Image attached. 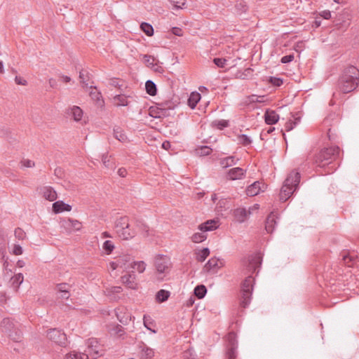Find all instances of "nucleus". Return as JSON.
<instances>
[{
	"mask_svg": "<svg viewBox=\"0 0 359 359\" xmlns=\"http://www.w3.org/2000/svg\"><path fill=\"white\" fill-rule=\"evenodd\" d=\"M69 285L67 283H62L56 285L55 289L60 293L61 292H69Z\"/></svg>",
	"mask_w": 359,
	"mask_h": 359,
	"instance_id": "52",
	"label": "nucleus"
},
{
	"mask_svg": "<svg viewBox=\"0 0 359 359\" xmlns=\"http://www.w3.org/2000/svg\"><path fill=\"white\" fill-rule=\"evenodd\" d=\"M42 193L43 196L49 201H54L57 198V193L51 187H44Z\"/></svg>",
	"mask_w": 359,
	"mask_h": 359,
	"instance_id": "22",
	"label": "nucleus"
},
{
	"mask_svg": "<svg viewBox=\"0 0 359 359\" xmlns=\"http://www.w3.org/2000/svg\"><path fill=\"white\" fill-rule=\"evenodd\" d=\"M340 153L339 147L325 148L317 154L315 163L319 167H324L335 160Z\"/></svg>",
	"mask_w": 359,
	"mask_h": 359,
	"instance_id": "3",
	"label": "nucleus"
},
{
	"mask_svg": "<svg viewBox=\"0 0 359 359\" xmlns=\"http://www.w3.org/2000/svg\"><path fill=\"white\" fill-rule=\"evenodd\" d=\"M90 97L97 102L99 106H102L104 104L103 100L101 99V93L97 90L90 92Z\"/></svg>",
	"mask_w": 359,
	"mask_h": 359,
	"instance_id": "40",
	"label": "nucleus"
},
{
	"mask_svg": "<svg viewBox=\"0 0 359 359\" xmlns=\"http://www.w3.org/2000/svg\"><path fill=\"white\" fill-rule=\"evenodd\" d=\"M104 250L107 255H109L112 252L113 250L114 249V245L113 243L111 241H106L103 243L102 246Z\"/></svg>",
	"mask_w": 359,
	"mask_h": 359,
	"instance_id": "50",
	"label": "nucleus"
},
{
	"mask_svg": "<svg viewBox=\"0 0 359 359\" xmlns=\"http://www.w3.org/2000/svg\"><path fill=\"white\" fill-rule=\"evenodd\" d=\"M114 137L121 142H125L128 140L126 135L120 127L114 129Z\"/></svg>",
	"mask_w": 359,
	"mask_h": 359,
	"instance_id": "34",
	"label": "nucleus"
},
{
	"mask_svg": "<svg viewBox=\"0 0 359 359\" xmlns=\"http://www.w3.org/2000/svg\"><path fill=\"white\" fill-rule=\"evenodd\" d=\"M207 292V289L205 285H197L194 289V294L198 299H202L205 297Z\"/></svg>",
	"mask_w": 359,
	"mask_h": 359,
	"instance_id": "39",
	"label": "nucleus"
},
{
	"mask_svg": "<svg viewBox=\"0 0 359 359\" xmlns=\"http://www.w3.org/2000/svg\"><path fill=\"white\" fill-rule=\"evenodd\" d=\"M261 258L259 255H252L248 259L243 260V271L248 273H254L261 264Z\"/></svg>",
	"mask_w": 359,
	"mask_h": 359,
	"instance_id": "7",
	"label": "nucleus"
},
{
	"mask_svg": "<svg viewBox=\"0 0 359 359\" xmlns=\"http://www.w3.org/2000/svg\"><path fill=\"white\" fill-rule=\"evenodd\" d=\"M125 309H118L115 311L116 317L120 323L122 324H127L130 320V316L128 313H125Z\"/></svg>",
	"mask_w": 359,
	"mask_h": 359,
	"instance_id": "24",
	"label": "nucleus"
},
{
	"mask_svg": "<svg viewBox=\"0 0 359 359\" xmlns=\"http://www.w3.org/2000/svg\"><path fill=\"white\" fill-rule=\"evenodd\" d=\"M130 267L136 269L139 273H143L146 268V264L143 261L133 262L130 264Z\"/></svg>",
	"mask_w": 359,
	"mask_h": 359,
	"instance_id": "43",
	"label": "nucleus"
},
{
	"mask_svg": "<svg viewBox=\"0 0 359 359\" xmlns=\"http://www.w3.org/2000/svg\"><path fill=\"white\" fill-rule=\"evenodd\" d=\"M250 214V210H247L245 208H237L233 212L235 219L238 222H243Z\"/></svg>",
	"mask_w": 359,
	"mask_h": 359,
	"instance_id": "19",
	"label": "nucleus"
},
{
	"mask_svg": "<svg viewBox=\"0 0 359 359\" xmlns=\"http://www.w3.org/2000/svg\"><path fill=\"white\" fill-rule=\"evenodd\" d=\"M223 266V262L217 258H211L204 266V271L209 273H215Z\"/></svg>",
	"mask_w": 359,
	"mask_h": 359,
	"instance_id": "11",
	"label": "nucleus"
},
{
	"mask_svg": "<svg viewBox=\"0 0 359 359\" xmlns=\"http://www.w3.org/2000/svg\"><path fill=\"white\" fill-rule=\"evenodd\" d=\"M276 214H275L273 212H271L267 217L266 220L265 229L268 233H273L275 229V226L276 224Z\"/></svg>",
	"mask_w": 359,
	"mask_h": 359,
	"instance_id": "20",
	"label": "nucleus"
},
{
	"mask_svg": "<svg viewBox=\"0 0 359 359\" xmlns=\"http://www.w3.org/2000/svg\"><path fill=\"white\" fill-rule=\"evenodd\" d=\"M14 234H15V237L18 240L22 241L27 238L26 233L25 232V231L22 229H21L20 227H18L15 229Z\"/></svg>",
	"mask_w": 359,
	"mask_h": 359,
	"instance_id": "49",
	"label": "nucleus"
},
{
	"mask_svg": "<svg viewBox=\"0 0 359 359\" xmlns=\"http://www.w3.org/2000/svg\"><path fill=\"white\" fill-rule=\"evenodd\" d=\"M264 118L268 125H273L278 122L279 116L273 110H267L264 114Z\"/></svg>",
	"mask_w": 359,
	"mask_h": 359,
	"instance_id": "23",
	"label": "nucleus"
},
{
	"mask_svg": "<svg viewBox=\"0 0 359 359\" xmlns=\"http://www.w3.org/2000/svg\"><path fill=\"white\" fill-rule=\"evenodd\" d=\"M109 85L121 90L123 86V82L116 78H111L109 79Z\"/></svg>",
	"mask_w": 359,
	"mask_h": 359,
	"instance_id": "48",
	"label": "nucleus"
},
{
	"mask_svg": "<svg viewBox=\"0 0 359 359\" xmlns=\"http://www.w3.org/2000/svg\"><path fill=\"white\" fill-rule=\"evenodd\" d=\"M21 163L26 168H32L34 166V162L29 159L22 161Z\"/></svg>",
	"mask_w": 359,
	"mask_h": 359,
	"instance_id": "61",
	"label": "nucleus"
},
{
	"mask_svg": "<svg viewBox=\"0 0 359 359\" xmlns=\"http://www.w3.org/2000/svg\"><path fill=\"white\" fill-rule=\"evenodd\" d=\"M253 284L254 278L250 274L242 284L241 305L243 308H246L250 303Z\"/></svg>",
	"mask_w": 359,
	"mask_h": 359,
	"instance_id": "5",
	"label": "nucleus"
},
{
	"mask_svg": "<svg viewBox=\"0 0 359 359\" xmlns=\"http://www.w3.org/2000/svg\"><path fill=\"white\" fill-rule=\"evenodd\" d=\"M266 189V185L259 181H256L248 186L246 189V194L248 196H255L263 192Z\"/></svg>",
	"mask_w": 359,
	"mask_h": 359,
	"instance_id": "12",
	"label": "nucleus"
},
{
	"mask_svg": "<svg viewBox=\"0 0 359 359\" xmlns=\"http://www.w3.org/2000/svg\"><path fill=\"white\" fill-rule=\"evenodd\" d=\"M170 297V292L165 290H160L156 294V301L158 303H162L168 300Z\"/></svg>",
	"mask_w": 359,
	"mask_h": 359,
	"instance_id": "32",
	"label": "nucleus"
},
{
	"mask_svg": "<svg viewBox=\"0 0 359 359\" xmlns=\"http://www.w3.org/2000/svg\"><path fill=\"white\" fill-rule=\"evenodd\" d=\"M238 141L243 146L250 145L252 143V140L245 134H242L238 136Z\"/></svg>",
	"mask_w": 359,
	"mask_h": 359,
	"instance_id": "44",
	"label": "nucleus"
},
{
	"mask_svg": "<svg viewBox=\"0 0 359 359\" xmlns=\"http://www.w3.org/2000/svg\"><path fill=\"white\" fill-rule=\"evenodd\" d=\"M122 283L128 287L132 290L137 289V282L136 280V275L132 271L128 274L121 276Z\"/></svg>",
	"mask_w": 359,
	"mask_h": 359,
	"instance_id": "13",
	"label": "nucleus"
},
{
	"mask_svg": "<svg viewBox=\"0 0 359 359\" xmlns=\"http://www.w3.org/2000/svg\"><path fill=\"white\" fill-rule=\"evenodd\" d=\"M343 260L345 264L348 265V266H351L354 259L353 257L348 255H343Z\"/></svg>",
	"mask_w": 359,
	"mask_h": 359,
	"instance_id": "55",
	"label": "nucleus"
},
{
	"mask_svg": "<svg viewBox=\"0 0 359 359\" xmlns=\"http://www.w3.org/2000/svg\"><path fill=\"white\" fill-rule=\"evenodd\" d=\"M71 113H72V115L74 119L76 121H79L81 119V117L83 115V111L79 107L74 106L71 109Z\"/></svg>",
	"mask_w": 359,
	"mask_h": 359,
	"instance_id": "37",
	"label": "nucleus"
},
{
	"mask_svg": "<svg viewBox=\"0 0 359 359\" xmlns=\"http://www.w3.org/2000/svg\"><path fill=\"white\" fill-rule=\"evenodd\" d=\"M23 252L22 248L18 244H15L13 249V253L15 255H20Z\"/></svg>",
	"mask_w": 359,
	"mask_h": 359,
	"instance_id": "57",
	"label": "nucleus"
},
{
	"mask_svg": "<svg viewBox=\"0 0 359 359\" xmlns=\"http://www.w3.org/2000/svg\"><path fill=\"white\" fill-rule=\"evenodd\" d=\"M212 149L208 146H203L196 149V153L199 156H205L210 154Z\"/></svg>",
	"mask_w": 359,
	"mask_h": 359,
	"instance_id": "47",
	"label": "nucleus"
},
{
	"mask_svg": "<svg viewBox=\"0 0 359 359\" xmlns=\"http://www.w3.org/2000/svg\"><path fill=\"white\" fill-rule=\"evenodd\" d=\"M294 60V55L290 54L285 55L281 58V62L283 64L289 63Z\"/></svg>",
	"mask_w": 359,
	"mask_h": 359,
	"instance_id": "59",
	"label": "nucleus"
},
{
	"mask_svg": "<svg viewBox=\"0 0 359 359\" xmlns=\"http://www.w3.org/2000/svg\"><path fill=\"white\" fill-rule=\"evenodd\" d=\"M149 115L154 118H161L166 115L167 110L165 109L158 107H151L149 109Z\"/></svg>",
	"mask_w": 359,
	"mask_h": 359,
	"instance_id": "25",
	"label": "nucleus"
},
{
	"mask_svg": "<svg viewBox=\"0 0 359 359\" xmlns=\"http://www.w3.org/2000/svg\"><path fill=\"white\" fill-rule=\"evenodd\" d=\"M141 30L148 36H151L154 34L153 27L147 22H142L140 25Z\"/></svg>",
	"mask_w": 359,
	"mask_h": 359,
	"instance_id": "38",
	"label": "nucleus"
},
{
	"mask_svg": "<svg viewBox=\"0 0 359 359\" xmlns=\"http://www.w3.org/2000/svg\"><path fill=\"white\" fill-rule=\"evenodd\" d=\"M219 226L217 219H210L199 225L198 229L201 231H210L217 229Z\"/></svg>",
	"mask_w": 359,
	"mask_h": 359,
	"instance_id": "17",
	"label": "nucleus"
},
{
	"mask_svg": "<svg viewBox=\"0 0 359 359\" xmlns=\"http://www.w3.org/2000/svg\"><path fill=\"white\" fill-rule=\"evenodd\" d=\"M227 339L229 341V347L226 352L225 359H236L237 355V342L235 334L233 333H229Z\"/></svg>",
	"mask_w": 359,
	"mask_h": 359,
	"instance_id": "9",
	"label": "nucleus"
},
{
	"mask_svg": "<svg viewBox=\"0 0 359 359\" xmlns=\"http://www.w3.org/2000/svg\"><path fill=\"white\" fill-rule=\"evenodd\" d=\"M86 344L90 351L97 355H102L103 349L102 348L99 341L95 338L88 339Z\"/></svg>",
	"mask_w": 359,
	"mask_h": 359,
	"instance_id": "15",
	"label": "nucleus"
},
{
	"mask_svg": "<svg viewBox=\"0 0 359 359\" xmlns=\"http://www.w3.org/2000/svg\"><path fill=\"white\" fill-rule=\"evenodd\" d=\"M129 226V218L127 216L118 218L114 224V228L116 229V233L121 231H123L124 228Z\"/></svg>",
	"mask_w": 359,
	"mask_h": 359,
	"instance_id": "21",
	"label": "nucleus"
},
{
	"mask_svg": "<svg viewBox=\"0 0 359 359\" xmlns=\"http://www.w3.org/2000/svg\"><path fill=\"white\" fill-rule=\"evenodd\" d=\"M143 62L144 63L151 68H154V71L157 72L158 69L159 68L158 66H157L154 62L155 58L153 56H151L149 55H143Z\"/></svg>",
	"mask_w": 359,
	"mask_h": 359,
	"instance_id": "31",
	"label": "nucleus"
},
{
	"mask_svg": "<svg viewBox=\"0 0 359 359\" xmlns=\"http://www.w3.org/2000/svg\"><path fill=\"white\" fill-rule=\"evenodd\" d=\"M143 320H144V325L145 326V327H147V329H148L149 330L151 331L153 333H156V330H152L150 327V325H153V320H152L151 318L149 316L144 315V318H143Z\"/></svg>",
	"mask_w": 359,
	"mask_h": 359,
	"instance_id": "51",
	"label": "nucleus"
},
{
	"mask_svg": "<svg viewBox=\"0 0 359 359\" xmlns=\"http://www.w3.org/2000/svg\"><path fill=\"white\" fill-rule=\"evenodd\" d=\"M141 350V359L151 358L154 355V351L152 348L143 344L140 346Z\"/></svg>",
	"mask_w": 359,
	"mask_h": 359,
	"instance_id": "30",
	"label": "nucleus"
},
{
	"mask_svg": "<svg viewBox=\"0 0 359 359\" xmlns=\"http://www.w3.org/2000/svg\"><path fill=\"white\" fill-rule=\"evenodd\" d=\"M79 79L80 82L83 83V87H88V81L90 80L89 73L85 69H81L79 72Z\"/></svg>",
	"mask_w": 359,
	"mask_h": 359,
	"instance_id": "35",
	"label": "nucleus"
},
{
	"mask_svg": "<svg viewBox=\"0 0 359 359\" xmlns=\"http://www.w3.org/2000/svg\"><path fill=\"white\" fill-rule=\"evenodd\" d=\"M46 336L51 341L60 346H65L67 344V336L60 330L56 328L50 329L47 331Z\"/></svg>",
	"mask_w": 359,
	"mask_h": 359,
	"instance_id": "6",
	"label": "nucleus"
},
{
	"mask_svg": "<svg viewBox=\"0 0 359 359\" xmlns=\"http://www.w3.org/2000/svg\"><path fill=\"white\" fill-rule=\"evenodd\" d=\"M116 260L117 262H120V268H124L125 269H128V266H127L126 264L130 260V257L129 255H126L121 256Z\"/></svg>",
	"mask_w": 359,
	"mask_h": 359,
	"instance_id": "45",
	"label": "nucleus"
},
{
	"mask_svg": "<svg viewBox=\"0 0 359 359\" xmlns=\"http://www.w3.org/2000/svg\"><path fill=\"white\" fill-rule=\"evenodd\" d=\"M114 331L115 332L118 334L120 337L122 336L124 333V331H123V327L120 325H117L115 328H114Z\"/></svg>",
	"mask_w": 359,
	"mask_h": 359,
	"instance_id": "62",
	"label": "nucleus"
},
{
	"mask_svg": "<svg viewBox=\"0 0 359 359\" xmlns=\"http://www.w3.org/2000/svg\"><path fill=\"white\" fill-rule=\"evenodd\" d=\"M15 81L18 85L26 86L27 84V81L25 79L18 76H15Z\"/></svg>",
	"mask_w": 359,
	"mask_h": 359,
	"instance_id": "60",
	"label": "nucleus"
},
{
	"mask_svg": "<svg viewBox=\"0 0 359 359\" xmlns=\"http://www.w3.org/2000/svg\"><path fill=\"white\" fill-rule=\"evenodd\" d=\"M320 16L324 19L328 20L331 18V12L330 11H323L320 13Z\"/></svg>",
	"mask_w": 359,
	"mask_h": 359,
	"instance_id": "63",
	"label": "nucleus"
},
{
	"mask_svg": "<svg viewBox=\"0 0 359 359\" xmlns=\"http://www.w3.org/2000/svg\"><path fill=\"white\" fill-rule=\"evenodd\" d=\"M264 96H257L256 95H252L249 97V100L251 102H263Z\"/></svg>",
	"mask_w": 359,
	"mask_h": 359,
	"instance_id": "58",
	"label": "nucleus"
},
{
	"mask_svg": "<svg viewBox=\"0 0 359 359\" xmlns=\"http://www.w3.org/2000/svg\"><path fill=\"white\" fill-rule=\"evenodd\" d=\"M67 359H88V356L81 353L69 354L67 355Z\"/></svg>",
	"mask_w": 359,
	"mask_h": 359,
	"instance_id": "54",
	"label": "nucleus"
},
{
	"mask_svg": "<svg viewBox=\"0 0 359 359\" xmlns=\"http://www.w3.org/2000/svg\"><path fill=\"white\" fill-rule=\"evenodd\" d=\"M359 85V70L353 66L344 69L338 81V88L344 93L355 90Z\"/></svg>",
	"mask_w": 359,
	"mask_h": 359,
	"instance_id": "1",
	"label": "nucleus"
},
{
	"mask_svg": "<svg viewBox=\"0 0 359 359\" xmlns=\"http://www.w3.org/2000/svg\"><path fill=\"white\" fill-rule=\"evenodd\" d=\"M245 175V170L239 167L231 168L228 171V177L231 180H241Z\"/></svg>",
	"mask_w": 359,
	"mask_h": 359,
	"instance_id": "18",
	"label": "nucleus"
},
{
	"mask_svg": "<svg viewBox=\"0 0 359 359\" xmlns=\"http://www.w3.org/2000/svg\"><path fill=\"white\" fill-rule=\"evenodd\" d=\"M118 236L123 240H128L130 238H132L135 236V231L131 230L129 227H126L123 229V231H121L120 232L117 233Z\"/></svg>",
	"mask_w": 359,
	"mask_h": 359,
	"instance_id": "29",
	"label": "nucleus"
},
{
	"mask_svg": "<svg viewBox=\"0 0 359 359\" xmlns=\"http://www.w3.org/2000/svg\"><path fill=\"white\" fill-rule=\"evenodd\" d=\"M300 181V174L299 172L292 171L285 179L280 192V200L286 201L298 187Z\"/></svg>",
	"mask_w": 359,
	"mask_h": 359,
	"instance_id": "2",
	"label": "nucleus"
},
{
	"mask_svg": "<svg viewBox=\"0 0 359 359\" xmlns=\"http://www.w3.org/2000/svg\"><path fill=\"white\" fill-rule=\"evenodd\" d=\"M238 161L234 156H228L220 159L219 164L223 168H226L236 165Z\"/></svg>",
	"mask_w": 359,
	"mask_h": 359,
	"instance_id": "27",
	"label": "nucleus"
},
{
	"mask_svg": "<svg viewBox=\"0 0 359 359\" xmlns=\"http://www.w3.org/2000/svg\"><path fill=\"white\" fill-rule=\"evenodd\" d=\"M238 10H240L241 12H245L247 10L246 6L243 4V3L241 1L240 3H237L236 5Z\"/></svg>",
	"mask_w": 359,
	"mask_h": 359,
	"instance_id": "64",
	"label": "nucleus"
},
{
	"mask_svg": "<svg viewBox=\"0 0 359 359\" xmlns=\"http://www.w3.org/2000/svg\"><path fill=\"white\" fill-rule=\"evenodd\" d=\"M201 98V94L198 92H192L187 100V104L191 109H194Z\"/></svg>",
	"mask_w": 359,
	"mask_h": 359,
	"instance_id": "26",
	"label": "nucleus"
},
{
	"mask_svg": "<svg viewBox=\"0 0 359 359\" xmlns=\"http://www.w3.org/2000/svg\"><path fill=\"white\" fill-rule=\"evenodd\" d=\"M123 289L120 286L107 287L104 290V294L109 298L111 301H117L120 299L118 294L121 293Z\"/></svg>",
	"mask_w": 359,
	"mask_h": 359,
	"instance_id": "14",
	"label": "nucleus"
},
{
	"mask_svg": "<svg viewBox=\"0 0 359 359\" xmlns=\"http://www.w3.org/2000/svg\"><path fill=\"white\" fill-rule=\"evenodd\" d=\"M3 332L8 334L9 338L15 342H19L22 339V333L11 318H5L1 323Z\"/></svg>",
	"mask_w": 359,
	"mask_h": 359,
	"instance_id": "4",
	"label": "nucleus"
},
{
	"mask_svg": "<svg viewBox=\"0 0 359 359\" xmlns=\"http://www.w3.org/2000/svg\"><path fill=\"white\" fill-rule=\"evenodd\" d=\"M269 81L276 86H280L283 84V80L280 78L270 77Z\"/></svg>",
	"mask_w": 359,
	"mask_h": 359,
	"instance_id": "56",
	"label": "nucleus"
},
{
	"mask_svg": "<svg viewBox=\"0 0 359 359\" xmlns=\"http://www.w3.org/2000/svg\"><path fill=\"white\" fill-rule=\"evenodd\" d=\"M23 275L22 273H18L15 275L12 278V284L14 287H18L23 281Z\"/></svg>",
	"mask_w": 359,
	"mask_h": 359,
	"instance_id": "46",
	"label": "nucleus"
},
{
	"mask_svg": "<svg viewBox=\"0 0 359 359\" xmlns=\"http://www.w3.org/2000/svg\"><path fill=\"white\" fill-rule=\"evenodd\" d=\"M207 238V235L205 231H201L195 233L192 237L191 239L193 242L194 243H201L205 241Z\"/></svg>",
	"mask_w": 359,
	"mask_h": 359,
	"instance_id": "41",
	"label": "nucleus"
},
{
	"mask_svg": "<svg viewBox=\"0 0 359 359\" xmlns=\"http://www.w3.org/2000/svg\"><path fill=\"white\" fill-rule=\"evenodd\" d=\"M227 60L224 58H214L213 62L218 67L223 68L225 67Z\"/></svg>",
	"mask_w": 359,
	"mask_h": 359,
	"instance_id": "53",
	"label": "nucleus"
},
{
	"mask_svg": "<svg viewBox=\"0 0 359 359\" xmlns=\"http://www.w3.org/2000/svg\"><path fill=\"white\" fill-rule=\"evenodd\" d=\"M52 209L54 213L58 214L64 211H71L72 206L62 201H57L53 203Z\"/></svg>",
	"mask_w": 359,
	"mask_h": 359,
	"instance_id": "16",
	"label": "nucleus"
},
{
	"mask_svg": "<svg viewBox=\"0 0 359 359\" xmlns=\"http://www.w3.org/2000/svg\"><path fill=\"white\" fill-rule=\"evenodd\" d=\"M154 264L158 273H167L170 269V261L167 256L158 255Z\"/></svg>",
	"mask_w": 359,
	"mask_h": 359,
	"instance_id": "8",
	"label": "nucleus"
},
{
	"mask_svg": "<svg viewBox=\"0 0 359 359\" xmlns=\"http://www.w3.org/2000/svg\"><path fill=\"white\" fill-rule=\"evenodd\" d=\"M294 120H289L285 126V130L287 131L292 130L300 121V117H294L293 116Z\"/></svg>",
	"mask_w": 359,
	"mask_h": 359,
	"instance_id": "42",
	"label": "nucleus"
},
{
	"mask_svg": "<svg viewBox=\"0 0 359 359\" xmlns=\"http://www.w3.org/2000/svg\"><path fill=\"white\" fill-rule=\"evenodd\" d=\"M61 227L67 232L79 231L81 229V223L77 219L71 218L64 219L60 222Z\"/></svg>",
	"mask_w": 359,
	"mask_h": 359,
	"instance_id": "10",
	"label": "nucleus"
},
{
	"mask_svg": "<svg viewBox=\"0 0 359 359\" xmlns=\"http://www.w3.org/2000/svg\"><path fill=\"white\" fill-rule=\"evenodd\" d=\"M114 104L116 107L127 106L128 104V97L123 94L116 95L113 98Z\"/></svg>",
	"mask_w": 359,
	"mask_h": 359,
	"instance_id": "28",
	"label": "nucleus"
},
{
	"mask_svg": "<svg viewBox=\"0 0 359 359\" xmlns=\"http://www.w3.org/2000/svg\"><path fill=\"white\" fill-rule=\"evenodd\" d=\"M146 92L151 96H154L157 93L156 85L151 80H148L145 83Z\"/></svg>",
	"mask_w": 359,
	"mask_h": 359,
	"instance_id": "33",
	"label": "nucleus"
},
{
	"mask_svg": "<svg viewBox=\"0 0 359 359\" xmlns=\"http://www.w3.org/2000/svg\"><path fill=\"white\" fill-rule=\"evenodd\" d=\"M196 259L198 262H203L210 255V250L208 248L198 250L196 253Z\"/></svg>",
	"mask_w": 359,
	"mask_h": 359,
	"instance_id": "36",
	"label": "nucleus"
}]
</instances>
